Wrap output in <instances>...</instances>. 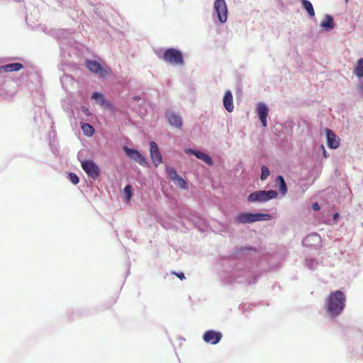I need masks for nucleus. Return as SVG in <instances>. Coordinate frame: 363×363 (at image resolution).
Here are the masks:
<instances>
[{
  "label": "nucleus",
  "mask_w": 363,
  "mask_h": 363,
  "mask_svg": "<svg viewBox=\"0 0 363 363\" xmlns=\"http://www.w3.org/2000/svg\"><path fill=\"white\" fill-rule=\"evenodd\" d=\"M150 147L152 161L155 167H157L159 164L162 163V157L159 150L158 145L155 142L152 141L150 143Z\"/></svg>",
  "instance_id": "obj_10"
},
{
  "label": "nucleus",
  "mask_w": 363,
  "mask_h": 363,
  "mask_svg": "<svg viewBox=\"0 0 363 363\" xmlns=\"http://www.w3.org/2000/svg\"><path fill=\"white\" fill-rule=\"evenodd\" d=\"M327 133V145L331 149H336L340 145V139L337 138L336 135L330 129H326Z\"/></svg>",
  "instance_id": "obj_13"
},
{
  "label": "nucleus",
  "mask_w": 363,
  "mask_h": 363,
  "mask_svg": "<svg viewBox=\"0 0 363 363\" xmlns=\"http://www.w3.org/2000/svg\"><path fill=\"white\" fill-rule=\"evenodd\" d=\"M321 148L323 149V156H324V157H325V158H326V157H328V153H327V152H326V150H325V149L324 146H323V145H322V146H321Z\"/></svg>",
  "instance_id": "obj_30"
},
{
  "label": "nucleus",
  "mask_w": 363,
  "mask_h": 363,
  "mask_svg": "<svg viewBox=\"0 0 363 363\" xmlns=\"http://www.w3.org/2000/svg\"><path fill=\"white\" fill-rule=\"evenodd\" d=\"M132 186L130 185H126L124 188V191L127 196V200L129 201L132 196Z\"/></svg>",
  "instance_id": "obj_26"
},
{
  "label": "nucleus",
  "mask_w": 363,
  "mask_h": 363,
  "mask_svg": "<svg viewBox=\"0 0 363 363\" xmlns=\"http://www.w3.org/2000/svg\"><path fill=\"white\" fill-rule=\"evenodd\" d=\"M360 89L363 91V83L360 85Z\"/></svg>",
  "instance_id": "obj_32"
},
{
  "label": "nucleus",
  "mask_w": 363,
  "mask_h": 363,
  "mask_svg": "<svg viewBox=\"0 0 363 363\" xmlns=\"http://www.w3.org/2000/svg\"><path fill=\"white\" fill-rule=\"evenodd\" d=\"M84 112H86L88 111V108H84Z\"/></svg>",
  "instance_id": "obj_36"
},
{
  "label": "nucleus",
  "mask_w": 363,
  "mask_h": 363,
  "mask_svg": "<svg viewBox=\"0 0 363 363\" xmlns=\"http://www.w3.org/2000/svg\"><path fill=\"white\" fill-rule=\"evenodd\" d=\"M166 117L171 125L179 129L182 128L183 123L182 117L179 114L174 111H168L166 113Z\"/></svg>",
  "instance_id": "obj_11"
},
{
  "label": "nucleus",
  "mask_w": 363,
  "mask_h": 363,
  "mask_svg": "<svg viewBox=\"0 0 363 363\" xmlns=\"http://www.w3.org/2000/svg\"><path fill=\"white\" fill-rule=\"evenodd\" d=\"M135 100H140V98L139 97H135Z\"/></svg>",
  "instance_id": "obj_33"
},
{
  "label": "nucleus",
  "mask_w": 363,
  "mask_h": 363,
  "mask_svg": "<svg viewBox=\"0 0 363 363\" xmlns=\"http://www.w3.org/2000/svg\"><path fill=\"white\" fill-rule=\"evenodd\" d=\"M222 337L221 333L213 330H208L203 333V340L206 343L216 345L220 341Z\"/></svg>",
  "instance_id": "obj_9"
},
{
  "label": "nucleus",
  "mask_w": 363,
  "mask_h": 363,
  "mask_svg": "<svg viewBox=\"0 0 363 363\" xmlns=\"http://www.w3.org/2000/svg\"><path fill=\"white\" fill-rule=\"evenodd\" d=\"M84 112H86L88 111V108H84Z\"/></svg>",
  "instance_id": "obj_34"
},
{
  "label": "nucleus",
  "mask_w": 363,
  "mask_h": 363,
  "mask_svg": "<svg viewBox=\"0 0 363 363\" xmlns=\"http://www.w3.org/2000/svg\"><path fill=\"white\" fill-rule=\"evenodd\" d=\"M175 183V184L177 186H178L179 187H180L181 189H186L188 188V184L186 182V181L182 178L180 176H179L177 179H176V182H174Z\"/></svg>",
  "instance_id": "obj_23"
},
{
  "label": "nucleus",
  "mask_w": 363,
  "mask_h": 363,
  "mask_svg": "<svg viewBox=\"0 0 363 363\" xmlns=\"http://www.w3.org/2000/svg\"><path fill=\"white\" fill-rule=\"evenodd\" d=\"M261 171H262V173H261L260 179H261V180L264 181V180L267 179V178L269 176L270 171H269V168L264 165H263L262 167Z\"/></svg>",
  "instance_id": "obj_25"
},
{
  "label": "nucleus",
  "mask_w": 363,
  "mask_h": 363,
  "mask_svg": "<svg viewBox=\"0 0 363 363\" xmlns=\"http://www.w3.org/2000/svg\"><path fill=\"white\" fill-rule=\"evenodd\" d=\"M257 112L259 115L263 127H267V118L269 113V108L266 104L259 103L257 105Z\"/></svg>",
  "instance_id": "obj_12"
},
{
  "label": "nucleus",
  "mask_w": 363,
  "mask_h": 363,
  "mask_svg": "<svg viewBox=\"0 0 363 363\" xmlns=\"http://www.w3.org/2000/svg\"><path fill=\"white\" fill-rule=\"evenodd\" d=\"M123 150L126 155L131 160L137 162L141 166L146 167L148 165L146 158L141 155L137 150L129 148L127 146L123 147Z\"/></svg>",
  "instance_id": "obj_7"
},
{
  "label": "nucleus",
  "mask_w": 363,
  "mask_h": 363,
  "mask_svg": "<svg viewBox=\"0 0 363 363\" xmlns=\"http://www.w3.org/2000/svg\"><path fill=\"white\" fill-rule=\"evenodd\" d=\"M338 218H339V213H335L333 214V220H336Z\"/></svg>",
  "instance_id": "obj_31"
},
{
  "label": "nucleus",
  "mask_w": 363,
  "mask_h": 363,
  "mask_svg": "<svg viewBox=\"0 0 363 363\" xmlns=\"http://www.w3.org/2000/svg\"><path fill=\"white\" fill-rule=\"evenodd\" d=\"M214 9L220 23H225L228 18V10L225 0H216Z\"/></svg>",
  "instance_id": "obj_8"
},
{
  "label": "nucleus",
  "mask_w": 363,
  "mask_h": 363,
  "mask_svg": "<svg viewBox=\"0 0 363 363\" xmlns=\"http://www.w3.org/2000/svg\"><path fill=\"white\" fill-rule=\"evenodd\" d=\"M69 180L70 182L74 184H77L79 183V177H77V175L74 173H69Z\"/></svg>",
  "instance_id": "obj_27"
},
{
  "label": "nucleus",
  "mask_w": 363,
  "mask_h": 363,
  "mask_svg": "<svg viewBox=\"0 0 363 363\" xmlns=\"http://www.w3.org/2000/svg\"><path fill=\"white\" fill-rule=\"evenodd\" d=\"M223 106L228 112L233 111V97L230 91H226L223 96Z\"/></svg>",
  "instance_id": "obj_15"
},
{
  "label": "nucleus",
  "mask_w": 363,
  "mask_h": 363,
  "mask_svg": "<svg viewBox=\"0 0 363 363\" xmlns=\"http://www.w3.org/2000/svg\"><path fill=\"white\" fill-rule=\"evenodd\" d=\"M185 152L186 154H192L195 155L198 159L203 160L205 163H206L208 165H213V164L211 157L209 155L201 151L195 150L193 149H186L185 150Z\"/></svg>",
  "instance_id": "obj_14"
},
{
  "label": "nucleus",
  "mask_w": 363,
  "mask_h": 363,
  "mask_svg": "<svg viewBox=\"0 0 363 363\" xmlns=\"http://www.w3.org/2000/svg\"><path fill=\"white\" fill-rule=\"evenodd\" d=\"M162 60L171 65H182L184 57L182 53L175 48H168L163 54Z\"/></svg>",
  "instance_id": "obj_4"
},
{
  "label": "nucleus",
  "mask_w": 363,
  "mask_h": 363,
  "mask_svg": "<svg viewBox=\"0 0 363 363\" xmlns=\"http://www.w3.org/2000/svg\"><path fill=\"white\" fill-rule=\"evenodd\" d=\"M321 28L325 30H330L335 27L333 18L330 15H326L325 18L320 23Z\"/></svg>",
  "instance_id": "obj_17"
},
{
  "label": "nucleus",
  "mask_w": 363,
  "mask_h": 363,
  "mask_svg": "<svg viewBox=\"0 0 363 363\" xmlns=\"http://www.w3.org/2000/svg\"><path fill=\"white\" fill-rule=\"evenodd\" d=\"M277 196L274 190H259L251 193L247 198L249 202H265Z\"/></svg>",
  "instance_id": "obj_3"
},
{
  "label": "nucleus",
  "mask_w": 363,
  "mask_h": 363,
  "mask_svg": "<svg viewBox=\"0 0 363 363\" xmlns=\"http://www.w3.org/2000/svg\"><path fill=\"white\" fill-rule=\"evenodd\" d=\"M91 99L95 100H99L101 105L104 106L106 104V100L102 94L99 92H94L91 95Z\"/></svg>",
  "instance_id": "obj_24"
},
{
  "label": "nucleus",
  "mask_w": 363,
  "mask_h": 363,
  "mask_svg": "<svg viewBox=\"0 0 363 363\" xmlns=\"http://www.w3.org/2000/svg\"><path fill=\"white\" fill-rule=\"evenodd\" d=\"M275 182H276V186L279 188V192L283 195H286V192H287V186H286V184L284 179V177L281 175L279 176H277L276 179H275Z\"/></svg>",
  "instance_id": "obj_18"
},
{
  "label": "nucleus",
  "mask_w": 363,
  "mask_h": 363,
  "mask_svg": "<svg viewBox=\"0 0 363 363\" xmlns=\"http://www.w3.org/2000/svg\"><path fill=\"white\" fill-rule=\"evenodd\" d=\"M354 73L358 77H363V58L358 60L357 66L354 69Z\"/></svg>",
  "instance_id": "obj_20"
},
{
  "label": "nucleus",
  "mask_w": 363,
  "mask_h": 363,
  "mask_svg": "<svg viewBox=\"0 0 363 363\" xmlns=\"http://www.w3.org/2000/svg\"><path fill=\"white\" fill-rule=\"evenodd\" d=\"M85 65L92 73L98 74L101 77H106L111 74V69L107 67H102L101 65L95 60H86Z\"/></svg>",
  "instance_id": "obj_5"
},
{
  "label": "nucleus",
  "mask_w": 363,
  "mask_h": 363,
  "mask_svg": "<svg viewBox=\"0 0 363 363\" xmlns=\"http://www.w3.org/2000/svg\"><path fill=\"white\" fill-rule=\"evenodd\" d=\"M272 216L267 213H252L241 212L235 218V222L237 223H252L256 221L269 220Z\"/></svg>",
  "instance_id": "obj_2"
},
{
  "label": "nucleus",
  "mask_w": 363,
  "mask_h": 363,
  "mask_svg": "<svg viewBox=\"0 0 363 363\" xmlns=\"http://www.w3.org/2000/svg\"><path fill=\"white\" fill-rule=\"evenodd\" d=\"M312 208L313 211H319L320 209V205L318 204V203H312Z\"/></svg>",
  "instance_id": "obj_28"
},
{
  "label": "nucleus",
  "mask_w": 363,
  "mask_h": 363,
  "mask_svg": "<svg viewBox=\"0 0 363 363\" xmlns=\"http://www.w3.org/2000/svg\"><path fill=\"white\" fill-rule=\"evenodd\" d=\"M84 112H86L88 111V108H84Z\"/></svg>",
  "instance_id": "obj_35"
},
{
  "label": "nucleus",
  "mask_w": 363,
  "mask_h": 363,
  "mask_svg": "<svg viewBox=\"0 0 363 363\" xmlns=\"http://www.w3.org/2000/svg\"><path fill=\"white\" fill-rule=\"evenodd\" d=\"M303 7L306 10L311 17L315 16V11L312 4L308 0H301Z\"/></svg>",
  "instance_id": "obj_19"
},
{
  "label": "nucleus",
  "mask_w": 363,
  "mask_h": 363,
  "mask_svg": "<svg viewBox=\"0 0 363 363\" xmlns=\"http://www.w3.org/2000/svg\"><path fill=\"white\" fill-rule=\"evenodd\" d=\"M166 172L169 179L176 182V179L179 177L176 169L173 167H167Z\"/></svg>",
  "instance_id": "obj_22"
},
{
  "label": "nucleus",
  "mask_w": 363,
  "mask_h": 363,
  "mask_svg": "<svg viewBox=\"0 0 363 363\" xmlns=\"http://www.w3.org/2000/svg\"><path fill=\"white\" fill-rule=\"evenodd\" d=\"M23 67V65L19 62H14L0 66V74L4 72H11L18 71Z\"/></svg>",
  "instance_id": "obj_16"
},
{
  "label": "nucleus",
  "mask_w": 363,
  "mask_h": 363,
  "mask_svg": "<svg viewBox=\"0 0 363 363\" xmlns=\"http://www.w3.org/2000/svg\"><path fill=\"white\" fill-rule=\"evenodd\" d=\"M173 274H175L177 277H179L181 280H183L185 279L184 274L182 272L177 273L175 272H173Z\"/></svg>",
  "instance_id": "obj_29"
},
{
  "label": "nucleus",
  "mask_w": 363,
  "mask_h": 363,
  "mask_svg": "<svg viewBox=\"0 0 363 363\" xmlns=\"http://www.w3.org/2000/svg\"><path fill=\"white\" fill-rule=\"evenodd\" d=\"M82 167L87 175L93 179L99 177L100 169L92 160H84L82 162Z\"/></svg>",
  "instance_id": "obj_6"
},
{
  "label": "nucleus",
  "mask_w": 363,
  "mask_h": 363,
  "mask_svg": "<svg viewBox=\"0 0 363 363\" xmlns=\"http://www.w3.org/2000/svg\"><path fill=\"white\" fill-rule=\"evenodd\" d=\"M82 129L84 134L87 136H91L94 133V128L89 123H82Z\"/></svg>",
  "instance_id": "obj_21"
},
{
  "label": "nucleus",
  "mask_w": 363,
  "mask_h": 363,
  "mask_svg": "<svg viewBox=\"0 0 363 363\" xmlns=\"http://www.w3.org/2000/svg\"><path fill=\"white\" fill-rule=\"evenodd\" d=\"M346 297L341 291L331 292L328 298L326 308L330 315H340L345 306Z\"/></svg>",
  "instance_id": "obj_1"
}]
</instances>
